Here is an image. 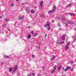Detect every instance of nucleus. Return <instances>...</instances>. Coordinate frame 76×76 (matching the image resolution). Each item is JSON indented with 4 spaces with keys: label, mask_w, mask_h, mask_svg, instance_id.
Instances as JSON below:
<instances>
[{
    "label": "nucleus",
    "mask_w": 76,
    "mask_h": 76,
    "mask_svg": "<svg viewBox=\"0 0 76 76\" xmlns=\"http://www.w3.org/2000/svg\"><path fill=\"white\" fill-rule=\"evenodd\" d=\"M56 6L55 5H54V7H53V9L52 10H50L48 11V13H49V14H50V13L52 14V13H53L54 12V11L56 10Z\"/></svg>",
    "instance_id": "nucleus-1"
},
{
    "label": "nucleus",
    "mask_w": 76,
    "mask_h": 76,
    "mask_svg": "<svg viewBox=\"0 0 76 76\" xmlns=\"http://www.w3.org/2000/svg\"><path fill=\"white\" fill-rule=\"evenodd\" d=\"M69 45H70V43H68L65 46V50H67L69 49Z\"/></svg>",
    "instance_id": "nucleus-2"
},
{
    "label": "nucleus",
    "mask_w": 76,
    "mask_h": 76,
    "mask_svg": "<svg viewBox=\"0 0 76 76\" xmlns=\"http://www.w3.org/2000/svg\"><path fill=\"white\" fill-rule=\"evenodd\" d=\"M45 25L44 26V27H45L46 28H47V26H50V23H49V22L47 21V24L45 23Z\"/></svg>",
    "instance_id": "nucleus-3"
},
{
    "label": "nucleus",
    "mask_w": 76,
    "mask_h": 76,
    "mask_svg": "<svg viewBox=\"0 0 76 76\" xmlns=\"http://www.w3.org/2000/svg\"><path fill=\"white\" fill-rule=\"evenodd\" d=\"M72 67H71L69 66H67L66 68L64 70V72H66V71H67L68 70H69V69H71Z\"/></svg>",
    "instance_id": "nucleus-4"
},
{
    "label": "nucleus",
    "mask_w": 76,
    "mask_h": 76,
    "mask_svg": "<svg viewBox=\"0 0 76 76\" xmlns=\"http://www.w3.org/2000/svg\"><path fill=\"white\" fill-rule=\"evenodd\" d=\"M18 18H19L18 19L19 20H22V19H23V18H24L23 17H22V16L20 17V16H18Z\"/></svg>",
    "instance_id": "nucleus-5"
},
{
    "label": "nucleus",
    "mask_w": 76,
    "mask_h": 76,
    "mask_svg": "<svg viewBox=\"0 0 76 76\" xmlns=\"http://www.w3.org/2000/svg\"><path fill=\"white\" fill-rule=\"evenodd\" d=\"M67 23H68V24H69L70 25H71V24H72V23H73L72 21H70V20H68L67 21Z\"/></svg>",
    "instance_id": "nucleus-6"
},
{
    "label": "nucleus",
    "mask_w": 76,
    "mask_h": 76,
    "mask_svg": "<svg viewBox=\"0 0 76 76\" xmlns=\"http://www.w3.org/2000/svg\"><path fill=\"white\" fill-rule=\"evenodd\" d=\"M18 66H16L14 67V69L13 70V72H16V70H17V69H18Z\"/></svg>",
    "instance_id": "nucleus-7"
},
{
    "label": "nucleus",
    "mask_w": 76,
    "mask_h": 76,
    "mask_svg": "<svg viewBox=\"0 0 76 76\" xmlns=\"http://www.w3.org/2000/svg\"><path fill=\"white\" fill-rule=\"evenodd\" d=\"M63 40H65V34H64L62 37Z\"/></svg>",
    "instance_id": "nucleus-8"
},
{
    "label": "nucleus",
    "mask_w": 76,
    "mask_h": 76,
    "mask_svg": "<svg viewBox=\"0 0 76 76\" xmlns=\"http://www.w3.org/2000/svg\"><path fill=\"white\" fill-rule=\"evenodd\" d=\"M64 41H63L62 42H58V41L57 42V44H64Z\"/></svg>",
    "instance_id": "nucleus-9"
},
{
    "label": "nucleus",
    "mask_w": 76,
    "mask_h": 76,
    "mask_svg": "<svg viewBox=\"0 0 76 76\" xmlns=\"http://www.w3.org/2000/svg\"><path fill=\"white\" fill-rule=\"evenodd\" d=\"M61 19H62V20L63 21H65V20H66V18L65 17H62Z\"/></svg>",
    "instance_id": "nucleus-10"
},
{
    "label": "nucleus",
    "mask_w": 76,
    "mask_h": 76,
    "mask_svg": "<svg viewBox=\"0 0 76 76\" xmlns=\"http://www.w3.org/2000/svg\"><path fill=\"white\" fill-rule=\"evenodd\" d=\"M4 20H5V21L6 22H9V19L7 18H5L4 19Z\"/></svg>",
    "instance_id": "nucleus-11"
},
{
    "label": "nucleus",
    "mask_w": 76,
    "mask_h": 76,
    "mask_svg": "<svg viewBox=\"0 0 76 76\" xmlns=\"http://www.w3.org/2000/svg\"><path fill=\"white\" fill-rule=\"evenodd\" d=\"M34 12H35V11L34 10H31V13H32L33 14L34 13Z\"/></svg>",
    "instance_id": "nucleus-12"
},
{
    "label": "nucleus",
    "mask_w": 76,
    "mask_h": 76,
    "mask_svg": "<svg viewBox=\"0 0 76 76\" xmlns=\"http://www.w3.org/2000/svg\"><path fill=\"white\" fill-rule=\"evenodd\" d=\"M13 70V68L12 67H10L9 69V71L10 72H11Z\"/></svg>",
    "instance_id": "nucleus-13"
},
{
    "label": "nucleus",
    "mask_w": 76,
    "mask_h": 76,
    "mask_svg": "<svg viewBox=\"0 0 76 76\" xmlns=\"http://www.w3.org/2000/svg\"><path fill=\"white\" fill-rule=\"evenodd\" d=\"M42 4H43V1H42L40 2V4L41 6H42Z\"/></svg>",
    "instance_id": "nucleus-14"
},
{
    "label": "nucleus",
    "mask_w": 76,
    "mask_h": 76,
    "mask_svg": "<svg viewBox=\"0 0 76 76\" xmlns=\"http://www.w3.org/2000/svg\"><path fill=\"white\" fill-rule=\"evenodd\" d=\"M31 35L30 34L28 35L27 37L28 39H30V38H31Z\"/></svg>",
    "instance_id": "nucleus-15"
},
{
    "label": "nucleus",
    "mask_w": 76,
    "mask_h": 76,
    "mask_svg": "<svg viewBox=\"0 0 76 76\" xmlns=\"http://www.w3.org/2000/svg\"><path fill=\"white\" fill-rule=\"evenodd\" d=\"M55 58L56 56H54L53 58H51V60L52 61H53V60H54V59Z\"/></svg>",
    "instance_id": "nucleus-16"
},
{
    "label": "nucleus",
    "mask_w": 76,
    "mask_h": 76,
    "mask_svg": "<svg viewBox=\"0 0 76 76\" xmlns=\"http://www.w3.org/2000/svg\"><path fill=\"white\" fill-rule=\"evenodd\" d=\"M62 67V66H59V67L58 68V71H59V70H60V69H61Z\"/></svg>",
    "instance_id": "nucleus-17"
},
{
    "label": "nucleus",
    "mask_w": 76,
    "mask_h": 76,
    "mask_svg": "<svg viewBox=\"0 0 76 76\" xmlns=\"http://www.w3.org/2000/svg\"><path fill=\"white\" fill-rule=\"evenodd\" d=\"M56 69H57V65H55L54 66V70H56Z\"/></svg>",
    "instance_id": "nucleus-18"
},
{
    "label": "nucleus",
    "mask_w": 76,
    "mask_h": 76,
    "mask_svg": "<svg viewBox=\"0 0 76 76\" xmlns=\"http://www.w3.org/2000/svg\"><path fill=\"white\" fill-rule=\"evenodd\" d=\"M48 27H49L47 28V30H50V28H51V27H50V26H48Z\"/></svg>",
    "instance_id": "nucleus-19"
},
{
    "label": "nucleus",
    "mask_w": 76,
    "mask_h": 76,
    "mask_svg": "<svg viewBox=\"0 0 76 76\" xmlns=\"http://www.w3.org/2000/svg\"><path fill=\"white\" fill-rule=\"evenodd\" d=\"M31 75L32 76H35V73H31Z\"/></svg>",
    "instance_id": "nucleus-20"
},
{
    "label": "nucleus",
    "mask_w": 76,
    "mask_h": 76,
    "mask_svg": "<svg viewBox=\"0 0 76 76\" xmlns=\"http://www.w3.org/2000/svg\"><path fill=\"white\" fill-rule=\"evenodd\" d=\"M26 12L27 13H28L29 12H30V10H26Z\"/></svg>",
    "instance_id": "nucleus-21"
},
{
    "label": "nucleus",
    "mask_w": 76,
    "mask_h": 76,
    "mask_svg": "<svg viewBox=\"0 0 76 76\" xmlns=\"http://www.w3.org/2000/svg\"><path fill=\"white\" fill-rule=\"evenodd\" d=\"M55 70L54 69H53V71H52L51 72V73L53 74V73H54V72H55Z\"/></svg>",
    "instance_id": "nucleus-22"
},
{
    "label": "nucleus",
    "mask_w": 76,
    "mask_h": 76,
    "mask_svg": "<svg viewBox=\"0 0 76 76\" xmlns=\"http://www.w3.org/2000/svg\"><path fill=\"white\" fill-rule=\"evenodd\" d=\"M5 57H6V58H10V57H9V56H6Z\"/></svg>",
    "instance_id": "nucleus-23"
},
{
    "label": "nucleus",
    "mask_w": 76,
    "mask_h": 76,
    "mask_svg": "<svg viewBox=\"0 0 76 76\" xmlns=\"http://www.w3.org/2000/svg\"><path fill=\"white\" fill-rule=\"evenodd\" d=\"M37 48H38L37 50H39V45H38L37 47Z\"/></svg>",
    "instance_id": "nucleus-24"
},
{
    "label": "nucleus",
    "mask_w": 76,
    "mask_h": 76,
    "mask_svg": "<svg viewBox=\"0 0 76 76\" xmlns=\"http://www.w3.org/2000/svg\"><path fill=\"white\" fill-rule=\"evenodd\" d=\"M6 24L5 23H4V24L2 26H4V27H6Z\"/></svg>",
    "instance_id": "nucleus-25"
},
{
    "label": "nucleus",
    "mask_w": 76,
    "mask_h": 76,
    "mask_svg": "<svg viewBox=\"0 0 76 76\" xmlns=\"http://www.w3.org/2000/svg\"><path fill=\"white\" fill-rule=\"evenodd\" d=\"M72 5V4H68V5H67V6H69V7H70V6H71V5Z\"/></svg>",
    "instance_id": "nucleus-26"
},
{
    "label": "nucleus",
    "mask_w": 76,
    "mask_h": 76,
    "mask_svg": "<svg viewBox=\"0 0 76 76\" xmlns=\"http://www.w3.org/2000/svg\"><path fill=\"white\" fill-rule=\"evenodd\" d=\"M31 57H32V58H34V57H35V55H32Z\"/></svg>",
    "instance_id": "nucleus-27"
},
{
    "label": "nucleus",
    "mask_w": 76,
    "mask_h": 76,
    "mask_svg": "<svg viewBox=\"0 0 76 76\" xmlns=\"http://www.w3.org/2000/svg\"><path fill=\"white\" fill-rule=\"evenodd\" d=\"M69 15H73V14L71 13H68Z\"/></svg>",
    "instance_id": "nucleus-28"
},
{
    "label": "nucleus",
    "mask_w": 76,
    "mask_h": 76,
    "mask_svg": "<svg viewBox=\"0 0 76 76\" xmlns=\"http://www.w3.org/2000/svg\"><path fill=\"white\" fill-rule=\"evenodd\" d=\"M60 26V23H58L57 26Z\"/></svg>",
    "instance_id": "nucleus-29"
},
{
    "label": "nucleus",
    "mask_w": 76,
    "mask_h": 76,
    "mask_svg": "<svg viewBox=\"0 0 76 76\" xmlns=\"http://www.w3.org/2000/svg\"><path fill=\"white\" fill-rule=\"evenodd\" d=\"M33 33H34V31H31V34H32V35H33Z\"/></svg>",
    "instance_id": "nucleus-30"
},
{
    "label": "nucleus",
    "mask_w": 76,
    "mask_h": 76,
    "mask_svg": "<svg viewBox=\"0 0 76 76\" xmlns=\"http://www.w3.org/2000/svg\"><path fill=\"white\" fill-rule=\"evenodd\" d=\"M37 76H41V75L40 74H38Z\"/></svg>",
    "instance_id": "nucleus-31"
},
{
    "label": "nucleus",
    "mask_w": 76,
    "mask_h": 76,
    "mask_svg": "<svg viewBox=\"0 0 76 76\" xmlns=\"http://www.w3.org/2000/svg\"><path fill=\"white\" fill-rule=\"evenodd\" d=\"M35 34L34 36H37V35H38V34L37 33H35Z\"/></svg>",
    "instance_id": "nucleus-32"
},
{
    "label": "nucleus",
    "mask_w": 76,
    "mask_h": 76,
    "mask_svg": "<svg viewBox=\"0 0 76 76\" xmlns=\"http://www.w3.org/2000/svg\"><path fill=\"white\" fill-rule=\"evenodd\" d=\"M31 74H29L27 76H31Z\"/></svg>",
    "instance_id": "nucleus-33"
},
{
    "label": "nucleus",
    "mask_w": 76,
    "mask_h": 76,
    "mask_svg": "<svg viewBox=\"0 0 76 76\" xmlns=\"http://www.w3.org/2000/svg\"><path fill=\"white\" fill-rule=\"evenodd\" d=\"M73 69L72 68V69H71V72H72V71H73Z\"/></svg>",
    "instance_id": "nucleus-34"
},
{
    "label": "nucleus",
    "mask_w": 76,
    "mask_h": 76,
    "mask_svg": "<svg viewBox=\"0 0 76 76\" xmlns=\"http://www.w3.org/2000/svg\"><path fill=\"white\" fill-rule=\"evenodd\" d=\"M47 34H45V38H46V37H47Z\"/></svg>",
    "instance_id": "nucleus-35"
},
{
    "label": "nucleus",
    "mask_w": 76,
    "mask_h": 76,
    "mask_svg": "<svg viewBox=\"0 0 76 76\" xmlns=\"http://www.w3.org/2000/svg\"><path fill=\"white\" fill-rule=\"evenodd\" d=\"M68 23H66V26H68V24H67Z\"/></svg>",
    "instance_id": "nucleus-36"
},
{
    "label": "nucleus",
    "mask_w": 76,
    "mask_h": 76,
    "mask_svg": "<svg viewBox=\"0 0 76 76\" xmlns=\"http://www.w3.org/2000/svg\"><path fill=\"white\" fill-rule=\"evenodd\" d=\"M13 6V4H11V6Z\"/></svg>",
    "instance_id": "nucleus-37"
},
{
    "label": "nucleus",
    "mask_w": 76,
    "mask_h": 76,
    "mask_svg": "<svg viewBox=\"0 0 76 76\" xmlns=\"http://www.w3.org/2000/svg\"><path fill=\"white\" fill-rule=\"evenodd\" d=\"M0 18L1 19H2V18H3V17L2 16H1L0 17Z\"/></svg>",
    "instance_id": "nucleus-38"
},
{
    "label": "nucleus",
    "mask_w": 76,
    "mask_h": 76,
    "mask_svg": "<svg viewBox=\"0 0 76 76\" xmlns=\"http://www.w3.org/2000/svg\"><path fill=\"white\" fill-rule=\"evenodd\" d=\"M34 8L35 9H37V7H35Z\"/></svg>",
    "instance_id": "nucleus-39"
},
{
    "label": "nucleus",
    "mask_w": 76,
    "mask_h": 76,
    "mask_svg": "<svg viewBox=\"0 0 76 76\" xmlns=\"http://www.w3.org/2000/svg\"><path fill=\"white\" fill-rule=\"evenodd\" d=\"M40 17H41V18L42 17V15H41L40 16Z\"/></svg>",
    "instance_id": "nucleus-40"
},
{
    "label": "nucleus",
    "mask_w": 76,
    "mask_h": 76,
    "mask_svg": "<svg viewBox=\"0 0 76 76\" xmlns=\"http://www.w3.org/2000/svg\"><path fill=\"white\" fill-rule=\"evenodd\" d=\"M61 28H59L58 29V30L59 31H60V30H61Z\"/></svg>",
    "instance_id": "nucleus-41"
},
{
    "label": "nucleus",
    "mask_w": 76,
    "mask_h": 76,
    "mask_svg": "<svg viewBox=\"0 0 76 76\" xmlns=\"http://www.w3.org/2000/svg\"><path fill=\"white\" fill-rule=\"evenodd\" d=\"M72 48H75V46H72Z\"/></svg>",
    "instance_id": "nucleus-42"
},
{
    "label": "nucleus",
    "mask_w": 76,
    "mask_h": 76,
    "mask_svg": "<svg viewBox=\"0 0 76 76\" xmlns=\"http://www.w3.org/2000/svg\"><path fill=\"white\" fill-rule=\"evenodd\" d=\"M54 20H53L52 21V22H53V23H54Z\"/></svg>",
    "instance_id": "nucleus-43"
},
{
    "label": "nucleus",
    "mask_w": 76,
    "mask_h": 76,
    "mask_svg": "<svg viewBox=\"0 0 76 76\" xmlns=\"http://www.w3.org/2000/svg\"><path fill=\"white\" fill-rule=\"evenodd\" d=\"M71 63H72V64L73 63V61H71Z\"/></svg>",
    "instance_id": "nucleus-44"
},
{
    "label": "nucleus",
    "mask_w": 76,
    "mask_h": 76,
    "mask_svg": "<svg viewBox=\"0 0 76 76\" xmlns=\"http://www.w3.org/2000/svg\"><path fill=\"white\" fill-rule=\"evenodd\" d=\"M62 69L63 70H64V67Z\"/></svg>",
    "instance_id": "nucleus-45"
},
{
    "label": "nucleus",
    "mask_w": 76,
    "mask_h": 76,
    "mask_svg": "<svg viewBox=\"0 0 76 76\" xmlns=\"http://www.w3.org/2000/svg\"><path fill=\"white\" fill-rule=\"evenodd\" d=\"M16 1H18V0H16Z\"/></svg>",
    "instance_id": "nucleus-46"
},
{
    "label": "nucleus",
    "mask_w": 76,
    "mask_h": 76,
    "mask_svg": "<svg viewBox=\"0 0 76 76\" xmlns=\"http://www.w3.org/2000/svg\"><path fill=\"white\" fill-rule=\"evenodd\" d=\"M22 4L23 5V4H24L22 3Z\"/></svg>",
    "instance_id": "nucleus-47"
},
{
    "label": "nucleus",
    "mask_w": 76,
    "mask_h": 76,
    "mask_svg": "<svg viewBox=\"0 0 76 76\" xmlns=\"http://www.w3.org/2000/svg\"><path fill=\"white\" fill-rule=\"evenodd\" d=\"M2 34H4V33H2Z\"/></svg>",
    "instance_id": "nucleus-48"
},
{
    "label": "nucleus",
    "mask_w": 76,
    "mask_h": 76,
    "mask_svg": "<svg viewBox=\"0 0 76 76\" xmlns=\"http://www.w3.org/2000/svg\"><path fill=\"white\" fill-rule=\"evenodd\" d=\"M2 64L3 65V64Z\"/></svg>",
    "instance_id": "nucleus-49"
}]
</instances>
